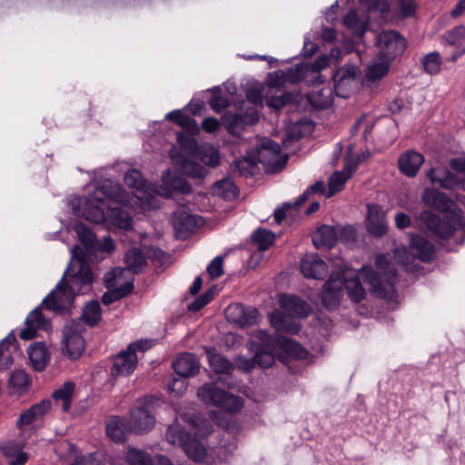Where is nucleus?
Listing matches in <instances>:
<instances>
[{"label": "nucleus", "instance_id": "nucleus-1", "mask_svg": "<svg viewBox=\"0 0 465 465\" xmlns=\"http://www.w3.org/2000/svg\"><path fill=\"white\" fill-rule=\"evenodd\" d=\"M132 195L116 182L105 180L97 184L94 192L86 199H78L74 203V213L92 223H107L109 225L128 230L132 227L133 219L129 213L122 208L114 207L113 203H121L131 208H143L136 202V188H133Z\"/></svg>", "mask_w": 465, "mask_h": 465}, {"label": "nucleus", "instance_id": "nucleus-2", "mask_svg": "<svg viewBox=\"0 0 465 465\" xmlns=\"http://www.w3.org/2000/svg\"><path fill=\"white\" fill-rule=\"evenodd\" d=\"M80 248L74 246L71 249L72 261L67 267L64 277L43 301L42 306L62 312L68 310L77 294H84L90 290L93 282V272L90 265L83 258L78 257Z\"/></svg>", "mask_w": 465, "mask_h": 465}, {"label": "nucleus", "instance_id": "nucleus-3", "mask_svg": "<svg viewBox=\"0 0 465 465\" xmlns=\"http://www.w3.org/2000/svg\"><path fill=\"white\" fill-rule=\"evenodd\" d=\"M124 183L131 188H136V202L144 209L159 208L157 196L170 198L173 193L189 194L192 192L191 184L170 169L163 173L161 185L147 182L136 169H131L125 173Z\"/></svg>", "mask_w": 465, "mask_h": 465}, {"label": "nucleus", "instance_id": "nucleus-4", "mask_svg": "<svg viewBox=\"0 0 465 465\" xmlns=\"http://www.w3.org/2000/svg\"><path fill=\"white\" fill-rule=\"evenodd\" d=\"M422 201L430 208L443 213L444 221L430 211H423L420 220L423 226L440 238H449L456 231L465 227V217L460 209L443 193L435 189H426Z\"/></svg>", "mask_w": 465, "mask_h": 465}, {"label": "nucleus", "instance_id": "nucleus-5", "mask_svg": "<svg viewBox=\"0 0 465 465\" xmlns=\"http://www.w3.org/2000/svg\"><path fill=\"white\" fill-rule=\"evenodd\" d=\"M183 420L189 430L194 433L193 438L185 432L178 423L172 424L166 430V440L173 445H179L193 462H203L207 455L206 449L196 438H204L212 433L213 426L205 420L195 415L185 414Z\"/></svg>", "mask_w": 465, "mask_h": 465}, {"label": "nucleus", "instance_id": "nucleus-6", "mask_svg": "<svg viewBox=\"0 0 465 465\" xmlns=\"http://www.w3.org/2000/svg\"><path fill=\"white\" fill-rule=\"evenodd\" d=\"M378 272L371 266L361 267L359 274L370 284V292L380 298L392 301L396 298L394 284L397 274L394 267L391 266L385 254H379L375 260Z\"/></svg>", "mask_w": 465, "mask_h": 465}, {"label": "nucleus", "instance_id": "nucleus-7", "mask_svg": "<svg viewBox=\"0 0 465 465\" xmlns=\"http://www.w3.org/2000/svg\"><path fill=\"white\" fill-rule=\"evenodd\" d=\"M278 303L282 311L276 310L270 313L272 326L278 331L297 333L300 325L294 318L306 317L311 312L310 305L303 300L289 294H280Z\"/></svg>", "mask_w": 465, "mask_h": 465}, {"label": "nucleus", "instance_id": "nucleus-8", "mask_svg": "<svg viewBox=\"0 0 465 465\" xmlns=\"http://www.w3.org/2000/svg\"><path fill=\"white\" fill-rule=\"evenodd\" d=\"M278 303L282 311L276 310L270 313L272 326L278 331L297 333L300 325L294 318L306 317L311 312L310 305L303 300L289 294H280Z\"/></svg>", "mask_w": 465, "mask_h": 465}, {"label": "nucleus", "instance_id": "nucleus-9", "mask_svg": "<svg viewBox=\"0 0 465 465\" xmlns=\"http://www.w3.org/2000/svg\"><path fill=\"white\" fill-rule=\"evenodd\" d=\"M344 287L351 302H359L364 299L366 292L358 276L348 278L341 273L332 272L322 293V304L326 309L333 310L338 307Z\"/></svg>", "mask_w": 465, "mask_h": 465}, {"label": "nucleus", "instance_id": "nucleus-10", "mask_svg": "<svg viewBox=\"0 0 465 465\" xmlns=\"http://www.w3.org/2000/svg\"><path fill=\"white\" fill-rule=\"evenodd\" d=\"M287 160L286 155H281V146L277 143L267 139L262 142L255 153H249L243 159L235 161L233 167L242 173V167L244 164L252 167L259 162L266 166L268 171L276 172L285 165Z\"/></svg>", "mask_w": 465, "mask_h": 465}, {"label": "nucleus", "instance_id": "nucleus-11", "mask_svg": "<svg viewBox=\"0 0 465 465\" xmlns=\"http://www.w3.org/2000/svg\"><path fill=\"white\" fill-rule=\"evenodd\" d=\"M157 401L156 397L148 395L136 401L130 410L127 419L132 433L143 434L153 428L155 417L153 411Z\"/></svg>", "mask_w": 465, "mask_h": 465}, {"label": "nucleus", "instance_id": "nucleus-12", "mask_svg": "<svg viewBox=\"0 0 465 465\" xmlns=\"http://www.w3.org/2000/svg\"><path fill=\"white\" fill-rule=\"evenodd\" d=\"M197 396L202 401L221 408L229 413L239 412L243 407V401L240 396L233 395L213 382L200 387Z\"/></svg>", "mask_w": 465, "mask_h": 465}, {"label": "nucleus", "instance_id": "nucleus-13", "mask_svg": "<svg viewBox=\"0 0 465 465\" xmlns=\"http://www.w3.org/2000/svg\"><path fill=\"white\" fill-rule=\"evenodd\" d=\"M450 165L457 173H451L445 167L431 168L427 173V177L434 185L445 189L460 188L465 191V158H455L450 162Z\"/></svg>", "mask_w": 465, "mask_h": 465}, {"label": "nucleus", "instance_id": "nucleus-14", "mask_svg": "<svg viewBox=\"0 0 465 465\" xmlns=\"http://www.w3.org/2000/svg\"><path fill=\"white\" fill-rule=\"evenodd\" d=\"M251 350L255 351L254 361L256 366L262 368L271 367L279 351L272 335L267 331L259 330L254 331L251 336Z\"/></svg>", "mask_w": 465, "mask_h": 465}, {"label": "nucleus", "instance_id": "nucleus-15", "mask_svg": "<svg viewBox=\"0 0 465 465\" xmlns=\"http://www.w3.org/2000/svg\"><path fill=\"white\" fill-rule=\"evenodd\" d=\"M151 340H139L128 345L127 349L120 351L114 360L113 374L128 376L137 366V352H144L153 346Z\"/></svg>", "mask_w": 465, "mask_h": 465}, {"label": "nucleus", "instance_id": "nucleus-16", "mask_svg": "<svg viewBox=\"0 0 465 465\" xmlns=\"http://www.w3.org/2000/svg\"><path fill=\"white\" fill-rule=\"evenodd\" d=\"M411 253L405 247L397 248L394 252V259L396 262L404 266L406 270H411L409 267L411 259L414 257L421 261L429 262L432 259L434 254L433 245L421 236H412L410 243Z\"/></svg>", "mask_w": 465, "mask_h": 465}, {"label": "nucleus", "instance_id": "nucleus-17", "mask_svg": "<svg viewBox=\"0 0 465 465\" xmlns=\"http://www.w3.org/2000/svg\"><path fill=\"white\" fill-rule=\"evenodd\" d=\"M85 328L81 321H72L65 325L63 331L62 351L72 360L78 359L85 349L83 332Z\"/></svg>", "mask_w": 465, "mask_h": 465}, {"label": "nucleus", "instance_id": "nucleus-18", "mask_svg": "<svg viewBox=\"0 0 465 465\" xmlns=\"http://www.w3.org/2000/svg\"><path fill=\"white\" fill-rule=\"evenodd\" d=\"M376 45L378 54L391 61L404 52L406 41L395 31H383L376 36Z\"/></svg>", "mask_w": 465, "mask_h": 465}, {"label": "nucleus", "instance_id": "nucleus-19", "mask_svg": "<svg viewBox=\"0 0 465 465\" xmlns=\"http://www.w3.org/2000/svg\"><path fill=\"white\" fill-rule=\"evenodd\" d=\"M259 121V114L255 108H250L245 114L226 112L223 115V123L232 135L239 136L248 125H253Z\"/></svg>", "mask_w": 465, "mask_h": 465}, {"label": "nucleus", "instance_id": "nucleus-20", "mask_svg": "<svg viewBox=\"0 0 465 465\" xmlns=\"http://www.w3.org/2000/svg\"><path fill=\"white\" fill-rule=\"evenodd\" d=\"M360 69L354 64H345L333 74L334 91L336 95L347 98L350 95Z\"/></svg>", "mask_w": 465, "mask_h": 465}, {"label": "nucleus", "instance_id": "nucleus-21", "mask_svg": "<svg viewBox=\"0 0 465 465\" xmlns=\"http://www.w3.org/2000/svg\"><path fill=\"white\" fill-rule=\"evenodd\" d=\"M134 274L125 268H114L106 272L104 277V282L107 289H114L122 293L126 292V295L132 292L134 289Z\"/></svg>", "mask_w": 465, "mask_h": 465}, {"label": "nucleus", "instance_id": "nucleus-22", "mask_svg": "<svg viewBox=\"0 0 465 465\" xmlns=\"http://www.w3.org/2000/svg\"><path fill=\"white\" fill-rule=\"evenodd\" d=\"M358 163V160L349 156L345 157L343 169L333 173L329 179V190L326 193V197H331L343 190L345 183L356 172Z\"/></svg>", "mask_w": 465, "mask_h": 465}, {"label": "nucleus", "instance_id": "nucleus-23", "mask_svg": "<svg viewBox=\"0 0 465 465\" xmlns=\"http://www.w3.org/2000/svg\"><path fill=\"white\" fill-rule=\"evenodd\" d=\"M226 318L241 327L250 326L256 323L259 312L256 309L244 307L242 304H231L225 311Z\"/></svg>", "mask_w": 465, "mask_h": 465}, {"label": "nucleus", "instance_id": "nucleus-24", "mask_svg": "<svg viewBox=\"0 0 465 465\" xmlns=\"http://www.w3.org/2000/svg\"><path fill=\"white\" fill-rule=\"evenodd\" d=\"M51 408V401L49 400H43L42 401L32 405L29 409L23 411L17 421L16 427L22 434L29 429L33 423L40 420Z\"/></svg>", "mask_w": 465, "mask_h": 465}, {"label": "nucleus", "instance_id": "nucleus-25", "mask_svg": "<svg viewBox=\"0 0 465 465\" xmlns=\"http://www.w3.org/2000/svg\"><path fill=\"white\" fill-rule=\"evenodd\" d=\"M125 460L129 465H172L164 455L151 456L147 451L131 446L127 447Z\"/></svg>", "mask_w": 465, "mask_h": 465}, {"label": "nucleus", "instance_id": "nucleus-26", "mask_svg": "<svg viewBox=\"0 0 465 465\" xmlns=\"http://www.w3.org/2000/svg\"><path fill=\"white\" fill-rule=\"evenodd\" d=\"M300 266L303 276L310 279L322 280L328 272L327 264L317 253L306 254Z\"/></svg>", "mask_w": 465, "mask_h": 465}, {"label": "nucleus", "instance_id": "nucleus-27", "mask_svg": "<svg viewBox=\"0 0 465 465\" xmlns=\"http://www.w3.org/2000/svg\"><path fill=\"white\" fill-rule=\"evenodd\" d=\"M57 456L68 465H94L96 462L94 453L79 455L75 447L68 441L61 442L56 448Z\"/></svg>", "mask_w": 465, "mask_h": 465}, {"label": "nucleus", "instance_id": "nucleus-28", "mask_svg": "<svg viewBox=\"0 0 465 465\" xmlns=\"http://www.w3.org/2000/svg\"><path fill=\"white\" fill-rule=\"evenodd\" d=\"M366 228L369 233L376 237L383 236L388 230L385 213L377 204H368Z\"/></svg>", "mask_w": 465, "mask_h": 465}, {"label": "nucleus", "instance_id": "nucleus-29", "mask_svg": "<svg viewBox=\"0 0 465 465\" xmlns=\"http://www.w3.org/2000/svg\"><path fill=\"white\" fill-rule=\"evenodd\" d=\"M25 325L19 335L21 339L29 341L36 336L38 330H46L49 327V322L44 318L38 307L29 313L25 319Z\"/></svg>", "mask_w": 465, "mask_h": 465}, {"label": "nucleus", "instance_id": "nucleus-30", "mask_svg": "<svg viewBox=\"0 0 465 465\" xmlns=\"http://www.w3.org/2000/svg\"><path fill=\"white\" fill-rule=\"evenodd\" d=\"M173 367L180 377L187 378L198 373L200 362L193 353L184 352L175 358Z\"/></svg>", "mask_w": 465, "mask_h": 465}, {"label": "nucleus", "instance_id": "nucleus-31", "mask_svg": "<svg viewBox=\"0 0 465 465\" xmlns=\"http://www.w3.org/2000/svg\"><path fill=\"white\" fill-rule=\"evenodd\" d=\"M128 433L132 432L127 420L119 416L108 418L106 421V434L113 441H124Z\"/></svg>", "mask_w": 465, "mask_h": 465}, {"label": "nucleus", "instance_id": "nucleus-32", "mask_svg": "<svg viewBox=\"0 0 465 465\" xmlns=\"http://www.w3.org/2000/svg\"><path fill=\"white\" fill-rule=\"evenodd\" d=\"M272 337L280 354L284 352L294 359H305L307 357L308 352L298 342L280 334H274Z\"/></svg>", "mask_w": 465, "mask_h": 465}, {"label": "nucleus", "instance_id": "nucleus-33", "mask_svg": "<svg viewBox=\"0 0 465 465\" xmlns=\"http://www.w3.org/2000/svg\"><path fill=\"white\" fill-rule=\"evenodd\" d=\"M423 161L422 154L415 151H407L399 159L400 171L406 176L414 177Z\"/></svg>", "mask_w": 465, "mask_h": 465}, {"label": "nucleus", "instance_id": "nucleus-34", "mask_svg": "<svg viewBox=\"0 0 465 465\" xmlns=\"http://www.w3.org/2000/svg\"><path fill=\"white\" fill-rule=\"evenodd\" d=\"M28 355L34 369L41 371L50 361V352L43 342H35L28 349Z\"/></svg>", "mask_w": 465, "mask_h": 465}, {"label": "nucleus", "instance_id": "nucleus-35", "mask_svg": "<svg viewBox=\"0 0 465 465\" xmlns=\"http://www.w3.org/2000/svg\"><path fill=\"white\" fill-rule=\"evenodd\" d=\"M337 241V226L322 225L318 228L312 237L313 244L317 249L322 247L331 248Z\"/></svg>", "mask_w": 465, "mask_h": 465}, {"label": "nucleus", "instance_id": "nucleus-36", "mask_svg": "<svg viewBox=\"0 0 465 465\" xmlns=\"http://www.w3.org/2000/svg\"><path fill=\"white\" fill-rule=\"evenodd\" d=\"M344 26L351 30L356 37H361L369 25V17L365 15H359L356 11L351 10L343 18Z\"/></svg>", "mask_w": 465, "mask_h": 465}, {"label": "nucleus", "instance_id": "nucleus-37", "mask_svg": "<svg viewBox=\"0 0 465 465\" xmlns=\"http://www.w3.org/2000/svg\"><path fill=\"white\" fill-rule=\"evenodd\" d=\"M309 103L317 109L330 107L333 102V89L331 86H323L308 94Z\"/></svg>", "mask_w": 465, "mask_h": 465}, {"label": "nucleus", "instance_id": "nucleus-38", "mask_svg": "<svg viewBox=\"0 0 465 465\" xmlns=\"http://www.w3.org/2000/svg\"><path fill=\"white\" fill-rule=\"evenodd\" d=\"M1 450L10 460V465H24L28 461V455L23 451V446L19 442H5L1 446Z\"/></svg>", "mask_w": 465, "mask_h": 465}, {"label": "nucleus", "instance_id": "nucleus-39", "mask_svg": "<svg viewBox=\"0 0 465 465\" xmlns=\"http://www.w3.org/2000/svg\"><path fill=\"white\" fill-rule=\"evenodd\" d=\"M390 64V60L378 54L366 69L367 80L371 83L381 80L389 72Z\"/></svg>", "mask_w": 465, "mask_h": 465}, {"label": "nucleus", "instance_id": "nucleus-40", "mask_svg": "<svg viewBox=\"0 0 465 465\" xmlns=\"http://www.w3.org/2000/svg\"><path fill=\"white\" fill-rule=\"evenodd\" d=\"M209 366L216 373H230L233 365L223 356L216 352L214 348L205 350Z\"/></svg>", "mask_w": 465, "mask_h": 465}, {"label": "nucleus", "instance_id": "nucleus-41", "mask_svg": "<svg viewBox=\"0 0 465 465\" xmlns=\"http://www.w3.org/2000/svg\"><path fill=\"white\" fill-rule=\"evenodd\" d=\"M173 227L178 232H190L203 224V219L197 215L185 213L179 216L175 212L173 216Z\"/></svg>", "mask_w": 465, "mask_h": 465}, {"label": "nucleus", "instance_id": "nucleus-42", "mask_svg": "<svg viewBox=\"0 0 465 465\" xmlns=\"http://www.w3.org/2000/svg\"><path fill=\"white\" fill-rule=\"evenodd\" d=\"M101 307L97 301H92L84 306L82 316L77 320L81 321L82 326L93 327L101 321Z\"/></svg>", "mask_w": 465, "mask_h": 465}, {"label": "nucleus", "instance_id": "nucleus-43", "mask_svg": "<svg viewBox=\"0 0 465 465\" xmlns=\"http://www.w3.org/2000/svg\"><path fill=\"white\" fill-rule=\"evenodd\" d=\"M75 385L72 381H66L63 386L53 392V398L58 403L61 402L63 411L67 412L71 407Z\"/></svg>", "mask_w": 465, "mask_h": 465}, {"label": "nucleus", "instance_id": "nucleus-44", "mask_svg": "<svg viewBox=\"0 0 465 465\" xmlns=\"http://www.w3.org/2000/svg\"><path fill=\"white\" fill-rule=\"evenodd\" d=\"M165 118L186 129L191 134H197L200 131L196 121L193 118L185 115L180 110L169 112Z\"/></svg>", "mask_w": 465, "mask_h": 465}, {"label": "nucleus", "instance_id": "nucleus-45", "mask_svg": "<svg viewBox=\"0 0 465 465\" xmlns=\"http://www.w3.org/2000/svg\"><path fill=\"white\" fill-rule=\"evenodd\" d=\"M125 263L127 267L125 269L130 270L133 274L138 273L142 271L143 266L146 261L142 252L137 248L129 250L124 256Z\"/></svg>", "mask_w": 465, "mask_h": 465}, {"label": "nucleus", "instance_id": "nucleus-46", "mask_svg": "<svg viewBox=\"0 0 465 465\" xmlns=\"http://www.w3.org/2000/svg\"><path fill=\"white\" fill-rule=\"evenodd\" d=\"M213 193L224 199H234L238 189L230 179H223L213 184Z\"/></svg>", "mask_w": 465, "mask_h": 465}, {"label": "nucleus", "instance_id": "nucleus-47", "mask_svg": "<svg viewBox=\"0 0 465 465\" xmlns=\"http://www.w3.org/2000/svg\"><path fill=\"white\" fill-rule=\"evenodd\" d=\"M74 230L80 242L84 245L86 251L88 252L93 251L95 247V244L98 243V240L96 239L94 232L82 223H76Z\"/></svg>", "mask_w": 465, "mask_h": 465}, {"label": "nucleus", "instance_id": "nucleus-48", "mask_svg": "<svg viewBox=\"0 0 465 465\" xmlns=\"http://www.w3.org/2000/svg\"><path fill=\"white\" fill-rule=\"evenodd\" d=\"M252 240L258 245L259 250H267L274 242V235L265 229H258L252 233Z\"/></svg>", "mask_w": 465, "mask_h": 465}, {"label": "nucleus", "instance_id": "nucleus-49", "mask_svg": "<svg viewBox=\"0 0 465 465\" xmlns=\"http://www.w3.org/2000/svg\"><path fill=\"white\" fill-rule=\"evenodd\" d=\"M422 65L426 73L437 74L440 71L441 59L437 52L430 53L423 57Z\"/></svg>", "mask_w": 465, "mask_h": 465}, {"label": "nucleus", "instance_id": "nucleus-50", "mask_svg": "<svg viewBox=\"0 0 465 465\" xmlns=\"http://www.w3.org/2000/svg\"><path fill=\"white\" fill-rule=\"evenodd\" d=\"M9 385L16 392L25 391L29 385L27 374L24 371H16L13 372L9 379Z\"/></svg>", "mask_w": 465, "mask_h": 465}, {"label": "nucleus", "instance_id": "nucleus-51", "mask_svg": "<svg viewBox=\"0 0 465 465\" xmlns=\"http://www.w3.org/2000/svg\"><path fill=\"white\" fill-rule=\"evenodd\" d=\"M199 153L200 158L204 164L214 167L220 163L219 152L213 146H204L200 150Z\"/></svg>", "mask_w": 465, "mask_h": 465}, {"label": "nucleus", "instance_id": "nucleus-52", "mask_svg": "<svg viewBox=\"0 0 465 465\" xmlns=\"http://www.w3.org/2000/svg\"><path fill=\"white\" fill-rule=\"evenodd\" d=\"M416 7L415 0H397L396 11L401 18L412 16Z\"/></svg>", "mask_w": 465, "mask_h": 465}, {"label": "nucleus", "instance_id": "nucleus-53", "mask_svg": "<svg viewBox=\"0 0 465 465\" xmlns=\"http://www.w3.org/2000/svg\"><path fill=\"white\" fill-rule=\"evenodd\" d=\"M367 10L371 11L378 9L382 15L387 14L390 10L388 0H357Z\"/></svg>", "mask_w": 465, "mask_h": 465}, {"label": "nucleus", "instance_id": "nucleus-54", "mask_svg": "<svg viewBox=\"0 0 465 465\" xmlns=\"http://www.w3.org/2000/svg\"><path fill=\"white\" fill-rule=\"evenodd\" d=\"M213 298V291L208 290L200 297L195 299L193 302L188 305V310L191 312H198L209 303Z\"/></svg>", "mask_w": 465, "mask_h": 465}, {"label": "nucleus", "instance_id": "nucleus-55", "mask_svg": "<svg viewBox=\"0 0 465 465\" xmlns=\"http://www.w3.org/2000/svg\"><path fill=\"white\" fill-rule=\"evenodd\" d=\"M183 378H174L168 384V391L174 396H182L186 391L187 381Z\"/></svg>", "mask_w": 465, "mask_h": 465}, {"label": "nucleus", "instance_id": "nucleus-56", "mask_svg": "<svg viewBox=\"0 0 465 465\" xmlns=\"http://www.w3.org/2000/svg\"><path fill=\"white\" fill-rule=\"evenodd\" d=\"M223 258L222 256L215 257L207 266V272L211 278L215 279L223 274Z\"/></svg>", "mask_w": 465, "mask_h": 465}, {"label": "nucleus", "instance_id": "nucleus-57", "mask_svg": "<svg viewBox=\"0 0 465 465\" xmlns=\"http://www.w3.org/2000/svg\"><path fill=\"white\" fill-rule=\"evenodd\" d=\"M246 97L252 104L261 105L262 104V86L255 84L249 87L246 91Z\"/></svg>", "mask_w": 465, "mask_h": 465}, {"label": "nucleus", "instance_id": "nucleus-58", "mask_svg": "<svg viewBox=\"0 0 465 465\" xmlns=\"http://www.w3.org/2000/svg\"><path fill=\"white\" fill-rule=\"evenodd\" d=\"M284 75H285L284 70H277L273 73L269 74L268 84L272 88L283 87L287 84Z\"/></svg>", "mask_w": 465, "mask_h": 465}, {"label": "nucleus", "instance_id": "nucleus-59", "mask_svg": "<svg viewBox=\"0 0 465 465\" xmlns=\"http://www.w3.org/2000/svg\"><path fill=\"white\" fill-rule=\"evenodd\" d=\"M184 172L192 177L202 178L206 174L205 169L198 163L187 161L183 165Z\"/></svg>", "mask_w": 465, "mask_h": 465}, {"label": "nucleus", "instance_id": "nucleus-60", "mask_svg": "<svg viewBox=\"0 0 465 465\" xmlns=\"http://www.w3.org/2000/svg\"><path fill=\"white\" fill-rule=\"evenodd\" d=\"M291 95L288 93L282 94L279 96H270L266 99V104L269 107L273 109H280L283 107L290 100Z\"/></svg>", "mask_w": 465, "mask_h": 465}, {"label": "nucleus", "instance_id": "nucleus-61", "mask_svg": "<svg viewBox=\"0 0 465 465\" xmlns=\"http://www.w3.org/2000/svg\"><path fill=\"white\" fill-rule=\"evenodd\" d=\"M285 80L286 83L296 84L299 83L303 78V67L297 66L295 68H290L285 71Z\"/></svg>", "mask_w": 465, "mask_h": 465}, {"label": "nucleus", "instance_id": "nucleus-62", "mask_svg": "<svg viewBox=\"0 0 465 465\" xmlns=\"http://www.w3.org/2000/svg\"><path fill=\"white\" fill-rule=\"evenodd\" d=\"M338 239L340 238L342 242L354 241L356 237V230L351 225L347 226H337Z\"/></svg>", "mask_w": 465, "mask_h": 465}, {"label": "nucleus", "instance_id": "nucleus-63", "mask_svg": "<svg viewBox=\"0 0 465 465\" xmlns=\"http://www.w3.org/2000/svg\"><path fill=\"white\" fill-rule=\"evenodd\" d=\"M114 250V240L107 236L103 239L102 242L98 241V243L95 244V247L90 252H106L111 253Z\"/></svg>", "mask_w": 465, "mask_h": 465}, {"label": "nucleus", "instance_id": "nucleus-64", "mask_svg": "<svg viewBox=\"0 0 465 465\" xmlns=\"http://www.w3.org/2000/svg\"><path fill=\"white\" fill-rule=\"evenodd\" d=\"M330 64V57L328 55H321L315 61L308 65V69L313 73H319L321 70L328 67Z\"/></svg>", "mask_w": 465, "mask_h": 465}]
</instances>
